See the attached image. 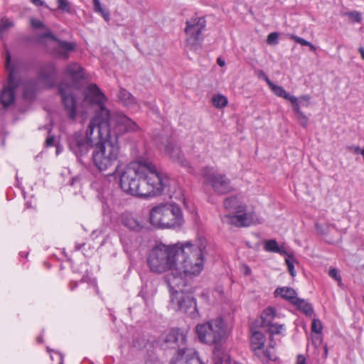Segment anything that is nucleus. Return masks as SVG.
<instances>
[{"mask_svg":"<svg viewBox=\"0 0 364 364\" xmlns=\"http://www.w3.org/2000/svg\"><path fill=\"white\" fill-rule=\"evenodd\" d=\"M47 350H48V351L49 353H50V352H51V350H50L48 347L47 348Z\"/></svg>","mask_w":364,"mask_h":364,"instance_id":"nucleus-64","label":"nucleus"},{"mask_svg":"<svg viewBox=\"0 0 364 364\" xmlns=\"http://www.w3.org/2000/svg\"><path fill=\"white\" fill-rule=\"evenodd\" d=\"M348 149L349 150L353 151V152L357 154H360V151L361 149L359 146H348Z\"/></svg>","mask_w":364,"mask_h":364,"instance_id":"nucleus-50","label":"nucleus"},{"mask_svg":"<svg viewBox=\"0 0 364 364\" xmlns=\"http://www.w3.org/2000/svg\"><path fill=\"white\" fill-rule=\"evenodd\" d=\"M322 323L321 321L318 318H314L311 323V331L316 334H321L322 333Z\"/></svg>","mask_w":364,"mask_h":364,"instance_id":"nucleus-36","label":"nucleus"},{"mask_svg":"<svg viewBox=\"0 0 364 364\" xmlns=\"http://www.w3.org/2000/svg\"><path fill=\"white\" fill-rule=\"evenodd\" d=\"M276 296H281L282 298L287 300L291 304H294L299 297L296 296V291L291 287H278L274 291Z\"/></svg>","mask_w":364,"mask_h":364,"instance_id":"nucleus-25","label":"nucleus"},{"mask_svg":"<svg viewBox=\"0 0 364 364\" xmlns=\"http://www.w3.org/2000/svg\"><path fill=\"white\" fill-rule=\"evenodd\" d=\"M55 137L53 136H48L46 140V144L47 146H51L53 145Z\"/></svg>","mask_w":364,"mask_h":364,"instance_id":"nucleus-48","label":"nucleus"},{"mask_svg":"<svg viewBox=\"0 0 364 364\" xmlns=\"http://www.w3.org/2000/svg\"><path fill=\"white\" fill-rule=\"evenodd\" d=\"M217 62H218V64L220 66V67H223L225 65V62L224 60L221 59L220 58H218V60H217Z\"/></svg>","mask_w":364,"mask_h":364,"instance_id":"nucleus-55","label":"nucleus"},{"mask_svg":"<svg viewBox=\"0 0 364 364\" xmlns=\"http://www.w3.org/2000/svg\"><path fill=\"white\" fill-rule=\"evenodd\" d=\"M316 230H317L318 231H320V225H319V224H316Z\"/></svg>","mask_w":364,"mask_h":364,"instance_id":"nucleus-61","label":"nucleus"},{"mask_svg":"<svg viewBox=\"0 0 364 364\" xmlns=\"http://www.w3.org/2000/svg\"><path fill=\"white\" fill-rule=\"evenodd\" d=\"M101 15L102 16V17L104 18V19L106 21H109V13L107 11H104Z\"/></svg>","mask_w":364,"mask_h":364,"instance_id":"nucleus-52","label":"nucleus"},{"mask_svg":"<svg viewBox=\"0 0 364 364\" xmlns=\"http://www.w3.org/2000/svg\"><path fill=\"white\" fill-rule=\"evenodd\" d=\"M267 82L275 95L289 100L291 103L292 106L298 102V98L296 97L291 95L282 87L274 84L268 78H267Z\"/></svg>","mask_w":364,"mask_h":364,"instance_id":"nucleus-23","label":"nucleus"},{"mask_svg":"<svg viewBox=\"0 0 364 364\" xmlns=\"http://www.w3.org/2000/svg\"><path fill=\"white\" fill-rule=\"evenodd\" d=\"M307 46L309 47L310 50L313 52H315L316 50V48L315 46H314L311 42H310V44L308 45Z\"/></svg>","mask_w":364,"mask_h":364,"instance_id":"nucleus-57","label":"nucleus"},{"mask_svg":"<svg viewBox=\"0 0 364 364\" xmlns=\"http://www.w3.org/2000/svg\"><path fill=\"white\" fill-rule=\"evenodd\" d=\"M84 101L90 105L98 106L99 110L96 112L94 117H99L100 133L107 132L106 127H109L111 124L112 118L122 113L110 114L109 109L105 107L107 101V97L96 84H90L84 90Z\"/></svg>","mask_w":364,"mask_h":364,"instance_id":"nucleus-10","label":"nucleus"},{"mask_svg":"<svg viewBox=\"0 0 364 364\" xmlns=\"http://www.w3.org/2000/svg\"><path fill=\"white\" fill-rule=\"evenodd\" d=\"M55 43V47L53 48L52 53L57 58L67 60L69 58V53L75 49V44L73 43L67 42L65 41L58 40H48Z\"/></svg>","mask_w":364,"mask_h":364,"instance_id":"nucleus-18","label":"nucleus"},{"mask_svg":"<svg viewBox=\"0 0 364 364\" xmlns=\"http://www.w3.org/2000/svg\"><path fill=\"white\" fill-rule=\"evenodd\" d=\"M118 98L120 103L122 104L124 106L129 109H132L134 111L138 109L139 105L136 102V100L127 90L121 88L118 94Z\"/></svg>","mask_w":364,"mask_h":364,"instance_id":"nucleus-21","label":"nucleus"},{"mask_svg":"<svg viewBox=\"0 0 364 364\" xmlns=\"http://www.w3.org/2000/svg\"><path fill=\"white\" fill-rule=\"evenodd\" d=\"M31 1L37 6H41L43 4V1L42 0H31Z\"/></svg>","mask_w":364,"mask_h":364,"instance_id":"nucleus-54","label":"nucleus"},{"mask_svg":"<svg viewBox=\"0 0 364 364\" xmlns=\"http://www.w3.org/2000/svg\"><path fill=\"white\" fill-rule=\"evenodd\" d=\"M296 364H306V358L301 355L297 356Z\"/></svg>","mask_w":364,"mask_h":364,"instance_id":"nucleus-49","label":"nucleus"},{"mask_svg":"<svg viewBox=\"0 0 364 364\" xmlns=\"http://www.w3.org/2000/svg\"><path fill=\"white\" fill-rule=\"evenodd\" d=\"M122 223L131 230L139 232L144 228V223L131 215H126L122 218Z\"/></svg>","mask_w":364,"mask_h":364,"instance_id":"nucleus-24","label":"nucleus"},{"mask_svg":"<svg viewBox=\"0 0 364 364\" xmlns=\"http://www.w3.org/2000/svg\"><path fill=\"white\" fill-rule=\"evenodd\" d=\"M243 210L233 215H226L222 218L225 223L234 225L237 227H247L252 225L261 223L256 213L252 210H247L246 205L242 207Z\"/></svg>","mask_w":364,"mask_h":364,"instance_id":"nucleus-16","label":"nucleus"},{"mask_svg":"<svg viewBox=\"0 0 364 364\" xmlns=\"http://www.w3.org/2000/svg\"><path fill=\"white\" fill-rule=\"evenodd\" d=\"M164 151L173 160L180 163L182 166H186L188 164V162L183 157V155L181 154L180 149L173 142H168L164 147Z\"/></svg>","mask_w":364,"mask_h":364,"instance_id":"nucleus-20","label":"nucleus"},{"mask_svg":"<svg viewBox=\"0 0 364 364\" xmlns=\"http://www.w3.org/2000/svg\"><path fill=\"white\" fill-rule=\"evenodd\" d=\"M85 245V244H82V245H76V250H81V248Z\"/></svg>","mask_w":364,"mask_h":364,"instance_id":"nucleus-60","label":"nucleus"},{"mask_svg":"<svg viewBox=\"0 0 364 364\" xmlns=\"http://www.w3.org/2000/svg\"><path fill=\"white\" fill-rule=\"evenodd\" d=\"M30 24L32 28L36 31H42V33L36 32L35 35V41L37 43L46 44L48 40H56V37L52 34L50 30L41 20L31 18Z\"/></svg>","mask_w":364,"mask_h":364,"instance_id":"nucleus-17","label":"nucleus"},{"mask_svg":"<svg viewBox=\"0 0 364 364\" xmlns=\"http://www.w3.org/2000/svg\"><path fill=\"white\" fill-rule=\"evenodd\" d=\"M139 129L138 124L125 114L114 116L109 126V136L98 137L100 141L93 146L92 160L96 168L100 171H105L112 168L120 154L118 136Z\"/></svg>","mask_w":364,"mask_h":364,"instance_id":"nucleus-1","label":"nucleus"},{"mask_svg":"<svg viewBox=\"0 0 364 364\" xmlns=\"http://www.w3.org/2000/svg\"><path fill=\"white\" fill-rule=\"evenodd\" d=\"M255 355L258 356L262 362L276 360V355H274L273 348L267 349L266 350H260V351L256 352Z\"/></svg>","mask_w":364,"mask_h":364,"instance_id":"nucleus-32","label":"nucleus"},{"mask_svg":"<svg viewBox=\"0 0 364 364\" xmlns=\"http://www.w3.org/2000/svg\"><path fill=\"white\" fill-rule=\"evenodd\" d=\"M265 343L264 335L258 331H253L251 336V346L255 353L260 351L264 347Z\"/></svg>","mask_w":364,"mask_h":364,"instance_id":"nucleus-27","label":"nucleus"},{"mask_svg":"<svg viewBox=\"0 0 364 364\" xmlns=\"http://www.w3.org/2000/svg\"><path fill=\"white\" fill-rule=\"evenodd\" d=\"M99 117H93L90 121L85 135L81 132H75L68 137V145L70 150L77 157L83 156L93 146L94 140L98 137H107L109 136V127H106L107 132L100 133Z\"/></svg>","mask_w":364,"mask_h":364,"instance_id":"nucleus-7","label":"nucleus"},{"mask_svg":"<svg viewBox=\"0 0 364 364\" xmlns=\"http://www.w3.org/2000/svg\"><path fill=\"white\" fill-rule=\"evenodd\" d=\"M77 282L71 283L70 287V290L73 291L77 287Z\"/></svg>","mask_w":364,"mask_h":364,"instance_id":"nucleus-58","label":"nucleus"},{"mask_svg":"<svg viewBox=\"0 0 364 364\" xmlns=\"http://www.w3.org/2000/svg\"><path fill=\"white\" fill-rule=\"evenodd\" d=\"M180 242L171 245L159 243L151 248L147 256V264L151 272L162 274L176 273Z\"/></svg>","mask_w":364,"mask_h":364,"instance_id":"nucleus-5","label":"nucleus"},{"mask_svg":"<svg viewBox=\"0 0 364 364\" xmlns=\"http://www.w3.org/2000/svg\"><path fill=\"white\" fill-rule=\"evenodd\" d=\"M328 275L333 278L335 280L339 282V283L341 282V277L338 274V270L336 268H331L328 271Z\"/></svg>","mask_w":364,"mask_h":364,"instance_id":"nucleus-43","label":"nucleus"},{"mask_svg":"<svg viewBox=\"0 0 364 364\" xmlns=\"http://www.w3.org/2000/svg\"><path fill=\"white\" fill-rule=\"evenodd\" d=\"M288 270L291 276H295L296 272L294 267V257L288 255V257L285 259Z\"/></svg>","mask_w":364,"mask_h":364,"instance_id":"nucleus-38","label":"nucleus"},{"mask_svg":"<svg viewBox=\"0 0 364 364\" xmlns=\"http://www.w3.org/2000/svg\"><path fill=\"white\" fill-rule=\"evenodd\" d=\"M92 1L95 11L101 14L105 9L102 7L100 0H92Z\"/></svg>","mask_w":364,"mask_h":364,"instance_id":"nucleus-44","label":"nucleus"},{"mask_svg":"<svg viewBox=\"0 0 364 364\" xmlns=\"http://www.w3.org/2000/svg\"><path fill=\"white\" fill-rule=\"evenodd\" d=\"M278 316L276 309L269 306L265 309L261 314L262 325L267 326L272 323L273 320Z\"/></svg>","mask_w":364,"mask_h":364,"instance_id":"nucleus-29","label":"nucleus"},{"mask_svg":"<svg viewBox=\"0 0 364 364\" xmlns=\"http://www.w3.org/2000/svg\"><path fill=\"white\" fill-rule=\"evenodd\" d=\"M147 171L142 161H134L127 164L120 174L119 184L121 188L125 193L135 196L139 191V179L141 178V173Z\"/></svg>","mask_w":364,"mask_h":364,"instance_id":"nucleus-12","label":"nucleus"},{"mask_svg":"<svg viewBox=\"0 0 364 364\" xmlns=\"http://www.w3.org/2000/svg\"><path fill=\"white\" fill-rule=\"evenodd\" d=\"M205 245L200 242L199 245H193L189 242L180 243L179 256L177 262L176 276L183 274L187 277L198 275L204 267V250Z\"/></svg>","mask_w":364,"mask_h":364,"instance_id":"nucleus-3","label":"nucleus"},{"mask_svg":"<svg viewBox=\"0 0 364 364\" xmlns=\"http://www.w3.org/2000/svg\"><path fill=\"white\" fill-rule=\"evenodd\" d=\"M358 50H359V53H360V55H361L362 58L364 60V48H360L358 49Z\"/></svg>","mask_w":364,"mask_h":364,"instance_id":"nucleus-59","label":"nucleus"},{"mask_svg":"<svg viewBox=\"0 0 364 364\" xmlns=\"http://www.w3.org/2000/svg\"><path fill=\"white\" fill-rule=\"evenodd\" d=\"M186 336L179 328H173L159 338V343L164 348H178L176 358L172 364H205L196 350L186 346Z\"/></svg>","mask_w":364,"mask_h":364,"instance_id":"nucleus-4","label":"nucleus"},{"mask_svg":"<svg viewBox=\"0 0 364 364\" xmlns=\"http://www.w3.org/2000/svg\"><path fill=\"white\" fill-rule=\"evenodd\" d=\"M245 205L237 198V197H228L225 199L223 202L224 208L230 211H232L235 213H241L243 209L242 207Z\"/></svg>","mask_w":364,"mask_h":364,"instance_id":"nucleus-26","label":"nucleus"},{"mask_svg":"<svg viewBox=\"0 0 364 364\" xmlns=\"http://www.w3.org/2000/svg\"><path fill=\"white\" fill-rule=\"evenodd\" d=\"M201 175L205 183L210 185L217 193L226 194L233 190L230 181L226 176L215 171L213 168H203L201 170Z\"/></svg>","mask_w":364,"mask_h":364,"instance_id":"nucleus-13","label":"nucleus"},{"mask_svg":"<svg viewBox=\"0 0 364 364\" xmlns=\"http://www.w3.org/2000/svg\"><path fill=\"white\" fill-rule=\"evenodd\" d=\"M37 340H38V341L39 343H42L43 342L41 337H38Z\"/></svg>","mask_w":364,"mask_h":364,"instance_id":"nucleus-62","label":"nucleus"},{"mask_svg":"<svg viewBox=\"0 0 364 364\" xmlns=\"http://www.w3.org/2000/svg\"><path fill=\"white\" fill-rule=\"evenodd\" d=\"M142 164L145 165L148 170L141 173L136 196L150 197L160 194L168 185V179L162 176L152 163L144 161H142Z\"/></svg>","mask_w":364,"mask_h":364,"instance_id":"nucleus-9","label":"nucleus"},{"mask_svg":"<svg viewBox=\"0 0 364 364\" xmlns=\"http://www.w3.org/2000/svg\"><path fill=\"white\" fill-rule=\"evenodd\" d=\"M264 250L269 252H275L281 255H288L284 247L278 245L275 240H267L264 241Z\"/></svg>","mask_w":364,"mask_h":364,"instance_id":"nucleus-28","label":"nucleus"},{"mask_svg":"<svg viewBox=\"0 0 364 364\" xmlns=\"http://www.w3.org/2000/svg\"><path fill=\"white\" fill-rule=\"evenodd\" d=\"M206 21L204 18H193L186 21L185 33L187 43L194 50L200 47L199 42L203 40L202 32L205 28Z\"/></svg>","mask_w":364,"mask_h":364,"instance_id":"nucleus-14","label":"nucleus"},{"mask_svg":"<svg viewBox=\"0 0 364 364\" xmlns=\"http://www.w3.org/2000/svg\"><path fill=\"white\" fill-rule=\"evenodd\" d=\"M293 110L296 115L299 124L303 127H306L309 123V118L301 110L300 105L298 102L293 105Z\"/></svg>","mask_w":364,"mask_h":364,"instance_id":"nucleus-31","label":"nucleus"},{"mask_svg":"<svg viewBox=\"0 0 364 364\" xmlns=\"http://www.w3.org/2000/svg\"><path fill=\"white\" fill-rule=\"evenodd\" d=\"M309 100H310V97L308 95H302L299 98H298L299 104L304 102L305 103H304L303 105L306 106V107H307L309 105Z\"/></svg>","mask_w":364,"mask_h":364,"instance_id":"nucleus-46","label":"nucleus"},{"mask_svg":"<svg viewBox=\"0 0 364 364\" xmlns=\"http://www.w3.org/2000/svg\"><path fill=\"white\" fill-rule=\"evenodd\" d=\"M289 38L291 39L294 40L296 43L301 44V46H307L308 45L310 44L309 41H306V40H305V39H304V38H302L301 37H299L297 36L293 35V34L290 35Z\"/></svg>","mask_w":364,"mask_h":364,"instance_id":"nucleus-41","label":"nucleus"},{"mask_svg":"<svg viewBox=\"0 0 364 364\" xmlns=\"http://www.w3.org/2000/svg\"><path fill=\"white\" fill-rule=\"evenodd\" d=\"M146 364H162V363L158 360L149 359L146 361Z\"/></svg>","mask_w":364,"mask_h":364,"instance_id":"nucleus-53","label":"nucleus"},{"mask_svg":"<svg viewBox=\"0 0 364 364\" xmlns=\"http://www.w3.org/2000/svg\"><path fill=\"white\" fill-rule=\"evenodd\" d=\"M293 305L296 306L299 310L302 311L307 316L311 317L314 314V309L311 304L304 299L298 298Z\"/></svg>","mask_w":364,"mask_h":364,"instance_id":"nucleus-30","label":"nucleus"},{"mask_svg":"<svg viewBox=\"0 0 364 364\" xmlns=\"http://www.w3.org/2000/svg\"><path fill=\"white\" fill-rule=\"evenodd\" d=\"M213 105L218 108H222L227 105L228 99L222 95H216L212 99Z\"/></svg>","mask_w":364,"mask_h":364,"instance_id":"nucleus-34","label":"nucleus"},{"mask_svg":"<svg viewBox=\"0 0 364 364\" xmlns=\"http://www.w3.org/2000/svg\"><path fill=\"white\" fill-rule=\"evenodd\" d=\"M170 294V308L176 311L186 314L196 318L198 311L196 299L188 289H185L186 282L181 276L167 274L164 278Z\"/></svg>","mask_w":364,"mask_h":364,"instance_id":"nucleus-2","label":"nucleus"},{"mask_svg":"<svg viewBox=\"0 0 364 364\" xmlns=\"http://www.w3.org/2000/svg\"><path fill=\"white\" fill-rule=\"evenodd\" d=\"M196 332L201 343L207 345H220L227 338L228 328L225 321L218 317L198 324Z\"/></svg>","mask_w":364,"mask_h":364,"instance_id":"nucleus-11","label":"nucleus"},{"mask_svg":"<svg viewBox=\"0 0 364 364\" xmlns=\"http://www.w3.org/2000/svg\"><path fill=\"white\" fill-rule=\"evenodd\" d=\"M245 274L248 275V274H251V269H250L249 267L245 266Z\"/></svg>","mask_w":364,"mask_h":364,"instance_id":"nucleus-56","label":"nucleus"},{"mask_svg":"<svg viewBox=\"0 0 364 364\" xmlns=\"http://www.w3.org/2000/svg\"><path fill=\"white\" fill-rule=\"evenodd\" d=\"M41 78L48 87H52L56 82L57 69L54 64L46 65L41 70Z\"/></svg>","mask_w":364,"mask_h":364,"instance_id":"nucleus-19","label":"nucleus"},{"mask_svg":"<svg viewBox=\"0 0 364 364\" xmlns=\"http://www.w3.org/2000/svg\"><path fill=\"white\" fill-rule=\"evenodd\" d=\"M10 62L11 55L9 53L7 52L5 67L6 70L8 71V82L0 97L1 102L5 107L9 106L14 102L15 99V92L19 87H23V97L28 100L33 98L36 87V82L33 80L23 82L20 80L17 65H11Z\"/></svg>","mask_w":364,"mask_h":364,"instance_id":"nucleus-6","label":"nucleus"},{"mask_svg":"<svg viewBox=\"0 0 364 364\" xmlns=\"http://www.w3.org/2000/svg\"><path fill=\"white\" fill-rule=\"evenodd\" d=\"M14 26V23L12 20L4 17L1 19L0 23V36L2 37L5 31Z\"/></svg>","mask_w":364,"mask_h":364,"instance_id":"nucleus-35","label":"nucleus"},{"mask_svg":"<svg viewBox=\"0 0 364 364\" xmlns=\"http://www.w3.org/2000/svg\"><path fill=\"white\" fill-rule=\"evenodd\" d=\"M267 327H268V331L271 336L283 335L285 331V326L283 324L271 323V324L267 325Z\"/></svg>","mask_w":364,"mask_h":364,"instance_id":"nucleus-33","label":"nucleus"},{"mask_svg":"<svg viewBox=\"0 0 364 364\" xmlns=\"http://www.w3.org/2000/svg\"><path fill=\"white\" fill-rule=\"evenodd\" d=\"M149 220L152 225L161 229L180 228L184 223L182 210L175 203H161L153 207Z\"/></svg>","mask_w":364,"mask_h":364,"instance_id":"nucleus-8","label":"nucleus"},{"mask_svg":"<svg viewBox=\"0 0 364 364\" xmlns=\"http://www.w3.org/2000/svg\"><path fill=\"white\" fill-rule=\"evenodd\" d=\"M76 85H69L62 82L58 85V92L61 96L62 103L68 117L75 120L77 117L76 99L74 95V90Z\"/></svg>","mask_w":364,"mask_h":364,"instance_id":"nucleus-15","label":"nucleus"},{"mask_svg":"<svg viewBox=\"0 0 364 364\" xmlns=\"http://www.w3.org/2000/svg\"><path fill=\"white\" fill-rule=\"evenodd\" d=\"M54 354L56 356V358L59 359L58 364H63V355L58 352H55Z\"/></svg>","mask_w":364,"mask_h":364,"instance_id":"nucleus-51","label":"nucleus"},{"mask_svg":"<svg viewBox=\"0 0 364 364\" xmlns=\"http://www.w3.org/2000/svg\"><path fill=\"white\" fill-rule=\"evenodd\" d=\"M81 282H87V283H90L95 288L97 289V285H96V281L94 279H91L90 277H88L87 276H84L82 279H81Z\"/></svg>","mask_w":364,"mask_h":364,"instance_id":"nucleus-47","label":"nucleus"},{"mask_svg":"<svg viewBox=\"0 0 364 364\" xmlns=\"http://www.w3.org/2000/svg\"><path fill=\"white\" fill-rule=\"evenodd\" d=\"M58 9L65 12H70V6L68 0H57Z\"/></svg>","mask_w":364,"mask_h":364,"instance_id":"nucleus-37","label":"nucleus"},{"mask_svg":"<svg viewBox=\"0 0 364 364\" xmlns=\"http://www.w3.org/2000/svg\"><path fill=\"white\" fill-rule=\"evenodd\" d=\"M346 15L350 18L355 22L361 21V14L358 11H351L346 13Z\"/></svg>","mask_w":364,"mask_h":364,"instance_id":"nucleus-40","label":"nucleus"},{"mask_svg":"<svg viewBox=\"0 0 364 364\" xmlns=\"http://www.w3.org/2000/svg\"><path fill=\"white\" fill-rule=\"evenodd\" d=\"M278 33L277 32L271 33L268 35L267 43L269 45H276L278 43Z\"/></svg>","mask_w":364,"mask_h":364,"instance_id":"nucleus-39","label":"nucleus"},{"mask_svg":"<svg viewBox=\"0 0 364 364\" xmlns=\"http://www.w3.org/2000/svg\"><path fill=\"white\" fill-rule=\"evenodd\" d=\"M321 234H325V232L322 230V228H320V231H318Z\"/></svg>","mask_w":364,"mask_h":364,"instance_id":"nucleus-63","label":"nucleus"},{"mask_svg":"<svg viewBox=\"0 0 364 364\" xmlns=\"http://www.w3.org/2000/svg\"><path fill=\"white\" fill-rule=\"evenodd\" d=\"M322 341V337L321 334H315L311 336L312 344L316 347H318Z\"/></svg>","mask_w":364,"mask_h":364,"instance_id":"nucleus-42","label":"nucleus"},{"mask_svg":"<svg viewBox=\"0 0 364 364\" xmlns=\"http://www.w3.org/2000/svg\"><path fill=\"white\" fill-rule=\"evenodd\" d=\"M133 345H134V346H135L138 348H141L145 346L146 340L144 338L140 339V340H137L136 338H134L133 341Z\"/></svg>","mask_w":364,"mask_h":364,"instance_id":"nucleus-45","label":"nucleus"},{"mask_svg":"<svg viewBox=\"0 0 364 364\" xmlns=\"http://www.w3.org/2000/svg\"><path fill=\"white\" fill-rule=\"evenodd\" d=\"M65 74L70 77L74 82H77L85 77V70L77 63L68 64L66 66Z\"/></svg>","mask_w":364,"mask_h":364,"instance_id":"nucleus-22","label":"nucleus"}]
</instances>
